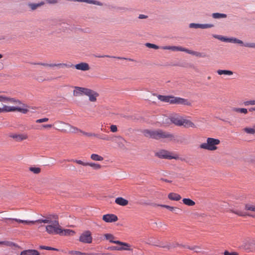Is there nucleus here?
<instances>
[{
	"label": "nucleus",
	"instance_id": "1",
	"mask_svg": "<svg viewBox=\"0 0 255 255\" xmlns=\"http://www.w3.org/2000/svg\"><path fill=\"white\" fill-rule=\"evenodd\" d=\"M0 102L22 105L24 107L22 108L19 107L8 106L5 105H2V107L1 108L0 107V113L17 111L25 114L28 112V110L26 108L27 106L22 104L20 100L13 98L6 97L4 95H0Z\"/></svg>",
	"mask_w": 255,
	"mask_h": 255
},
{
	"label": "nucleus",
	"instance_id": "2",
	"mask_svg": "<svg viewBox=\"0 0 255 255\" xmlns=\"http://www.w3.org/2000/svg\"><path fill=\"white\" fill-rule=\"evenodd\" d=\"M142 133L146 137L157 140L167 139L169 140H172L174 139V135L160 129L156 130L144 129L142 131Z\"/></svg>",
	"mask_w": 255,
	"mask_h": 255
},
{
	"label": "nucleus",
	"instance_id": "3",
	"mask_svg": "<svg viewBox=\"0 0 255 255\" xmlns=\"http://www.w3.org/2000/svg\"><path fill=\"white\" fill-rule=\"evenodd\" d=\"M157 98L160 101L169 103L170 104L183 105L191 106V103L187 99L171 96L158 95Z\"/></svg>",
	"mask_w": 255,
	"mask_h": 255
},
{
	"label": "nucleus",
	"instance_id": "4",
	"mask_svg": "<svg viewBox=\"0 0 255 255\" xmlns=\"http://www.w3.org/2000/svg\"><path fill=\"white\" fill-rule=\"evenodd\" d=\"M51 216L50 223L45 226V230L50 235H59L60 230V225L58 221V217L56 215H49Z\"/></svg>",
	"mask_w": 255,
	"mask_h": 255
},
{
	"label": "nucleus",
	"instance_id": "5",
	"mask_svg": "<svg viewBox=\"0 0 255 255\" xmlns=\"http://www.w3.org/2000/svg\"><path fill=\"white\" fill-rule=\"evenodd\" d=\"M73 94L75 96H78L84 94L88 96L89 100L92 102H96L97 98L99 96V94L96 92L89 89L81 87H76Z\"/></svg>",
	"mask_w": 255,
	"mask_h": 255
},
{
	"label": "nucleus",
	"instance_id": "6",
	"mask_svg": "<svg viewBox=\"0 0 255 255\" xmlns=\"http://www.w3.org/2000/svg\"><path fill=\"white\" fill-rule=\"evenodd\" d=\"M171 122L177 126H182L186 128H195V124L191 121L184 119L179 115L171 116L170 118Z\"/></svg>",
	"mask_w": 255,
	"mask_h": 255
},
{
	"label": "nucleus",
	"instance_id": "7",
	"mask_svg": "<svg viewBox=\"0 0 255 255\" xmlns=\"http://www.w3.org/2000/svg\"><path fill=\"white\" fill-rule=\"evenodd\" d=\"M220 141L218 139L212 137H208L206 142L202 143L199 145L201 149L213 151L217 149V145L219 144Z\"/></svg>",
	"mask_w": 255,
	"mask_h": 255
},
{
	"label": "nucleus",
	"instance_id": "8",
	"mask_svg": "<svg viewBox=\"0 0 255 255\" xmlns=\"http://www.w3.org/2000/svg\"><path fill=\"white\" fill-rule=\"evenodd\" d=\"M51 219V216L44 217L43 219H40L36 221H27L23 220L20 219H17L15 218H6V221L9 220L11 221H15L19 223H22L24 224H34L36 223L41 224V223H50Z\"/></svg>",
	"mask_w": 255,
	"mask_h": 255
},
{
	"label": "nucleus",
	"instance_id": "9",
	"mask_svg": "<svg viewBox=\"0 0 255 255\" xmlns=\"http://www.w3.org/2000/svg\"><path fill=\"white\" fill-rule=\"evenodd\" d=\"M163 50H171L173 51H183L188 54L195 55L197 57H203L202 53L199 52L191 50L185 48H183L181 46H162L161 48Z\"/></svg>",
	"mask_w": 255,
	"mask_h": 255
},
{
	"label": "nucleus",
	"instance_id": "10",
	"mask_svg": "<svg viewBox=\"0 0 255 255\" xmlns=\"http://www.w3.org/2000/svg\"><path fill=\"white\" fill-rule=\"evenodd\" d=\"M80 133H81L83 135L89 138L95 137L99 139L106 141H108L110 140V137L108 136V135L103 133H97L92 132H86L83 130H80Z\"/></svg>",
	"mask_w": 255,
	"mask_h": 255
},
{
	"label": "nucleus",
	"instance_id": "11",
	"mask_svg": "<svg viewBox=\"0 0 255 255\" xmlns=\"http://www.w3.org/2000/svg\"><path fill=\"white\" fill-rule=\"evenodd\" d=\"M155 155L160 158L168 159H177V155H172V153L165 150H161L155 153Z\"/></svg>",
	"mask_w": 255,
	"mask_h": 255
},
{
	"label": "nucleus",
	"instance_id": "12",
	"mask_svg": "<svg viewBox=\"0 0 255 255\" xmlns=\"http://www.w3.org/2000/svg\"><path fill=\"white\" fill-rule=\"evenodd\" d=\"M92 239L91 233L89 231L83 232L79 237V241L85 244H91Z\"/></svg>",
	"mask_w": 255,
	"mask_h": 255
},
{
	"label": "nucleus",
	"instance_id": "13",
	"mask_svg": "<svg viewBox=\"0 0 255 255\" xmlns=\"http://www.w3.org/2000/svg\"><path fill=\"white\" fill-rule=\"evenodd\" d=\"M68 65H70L69 67H65V68H71L75 67L76 69L81 71H88L90 69L89 65L88 63L85 62H81L79 64L73 65L67 64Z\"/></svg>",
	"mask_w": 255,
	"mask_h": 255
},
{
	"label": "nucleus",
	"instance_id": "14",
	"mask_svg": "<svg viewBox=\"0 0 255 255\" xmlns=\"http://www.w3.org/2000/svg\"><path fill=\"white\" fill-rule=\"evenodd\" d=\"M37 65H41L46 67H58L59 68H64L65 67H69L70 65H67V63H39Z\"/></svg>",
	"mask_w": 255,
	"mask_h": 255
},
{
	"label": "nucleus",
	"instance_id": "15",
	"mask_svg": "<svg viewBox=\"0 0 255 255\" xmlns=\"http://www.w3.org/2000/svg\"><path fill=\"white\" fill-rule=\"evenodd\" d=\"M55 123L59 124L65 126L66 127H67L68 132H69L72 133H78V132H80V130H81V129H79L78 128L72 126L69 124L65 123L60 121H57L55 122Z\"/></svg>",
	"mask_w": 255,
	"mask_h": 255
},
{
	"label": "nucleus",
	"instance_id": "16",
	"mask_svg": "<svg viewBox=\"0 0 255 255\" xmlns=\"http://www.w3.org/2000/svg\"><path fill=\"white\" fill-rule=\"evenodd\" d=\"M102 219L106 223L116 222L118 220V217L113 214H108L103 216Z\"/></svg>",
	"mask_w": 255,
	"mask_h": 255
},
{
	"label": "nucleus",
	"instance_id": "17",
	"mask_svg": "<svg viewBox=\"0 0 255 255\" xmlns=\"http://www.w3.org/2000/svg\"><path fill=\"white\" fill-rule=\"evenodd\" d=\"M214 25L212 24H199V23H191L189 24L190 28H201V29H206L211 28L213 27Z\"/></svg>",
	"mask_w": 255,
	"mask_h": 255
},
{
	"label": "nucleus",
	"instance_id": "18",
	"mask_svg": "<svg viewBox=\"0 0 255 255\" xmlns=\"http://www.w3.org/2000/svg\"><path fill=\"white\" fill-rule=\"evenodd\" d=\"M59 232L60 233H59V235L60 236H73L75 234V232L73 230L70 229H62L61 226Z\"/></svg>",
	"mask_w": 255,
	"mask_h": 255
},
{
	"label": "nucleus",
	"instance_id": "19",
	"mask_svg": "<svg viewBox=\"0 0 255 255\" xmlns=\"http://www.w3.org/2000/svg\"><path fill=\"white\" fill-rule=\"evenodd\" d=\"M117 244L122 246V248H120V251H131L132 250V249L130 248L131 245L128 243L119 241V242L117 243Z\"/></svg>",
	"mask_w": 255,
	"mask_h": 255
},
{
	"label": "nucleus",
	"instance_id": "20",
	"mask_svg": "<svg viewBox=\"0 0 255 255\" xmlns=\"http://www.w3.org/2000/svg\"><path fill=\"white\" fill-rule=\"evenodd\" d=\"M115 203L119 205L125 206L128 204V200L120 197L115 199Z\"/></svg>",
	"mask_w": 255,
	"mask_h": 255
},
{
	"label": "nucleus",
	"instance_id": "21",
	"mask_svg": "<svg viewBox=\"0 0 255 255\" xmlns=\"http://www.w3.org/2000/svg\"><path fill=\"white\" fill-rule=\"evenodd\" d=\"M20 255H40V253L36 250H27L21 252Z\"/></svg>",
	"mask_w": 255,
	"mask_h": 255
},
{
	"label": "nucleus",
	"instance_id": "22",
	"mask_svg": "<svg viewBox=\"0 0 255 255\" xmlns=\"http://www.w3.org/2000/svg\"><path fill=\"white\" fill-rule=\"evenodd\" d=\"M45 2L44 1H41L37 3H28V6L31 10H34L38 8L39 7H41V6L44 5Z\"/></svg>",
	"mask_w": 255,
	"mask_h": 255
},
{
	"label": "nucleus",
	"instance_id": "23",
	"mask_svg": "<svg viewBox=\"0 0 255 255\" xmlns=\"http://www.w3.org/2000/svg\"><path fill=\"white\" fill-rule=\"evenodd\" d=\"M14 139H15L17 141H21L27 138L28 136L25 134H13L11 136Z\"/></svg>",
	"mask_w": 255,
	"mask_h": 255
},
{
	"label": "nucleus",
	"instance_id": "24",
	"mask_svg": "<svg viewBox=\"0 0 255 255\" xmlns=\"http://www.w3.org/2000/svg\"><path fill=\"white\" fill-rule=\"evenodd\" d=\"M168 198L170 200L176 201H179L181 199V196L179 194L175 193H169L168 195Z\"/></svg>",
	"mask_w": 255,
	"mask_h": 255
},
{
	"label": "nucleus",
	"instance_id": "25",
	"mask_svg": "<svg viewBox=\"0 0 255 255\" xmlns=\"http://www.w3.org/2000/svg\"><path fill=\"white\" fill-rule=\"evenodd\" d=\"M159 206H161L162 207L166 208V209L169 210L170 211H171L173 212H174L176 214H178V212L179 211H180V209L177 207H172V206H170L166 205H160Z\"/></svg>",
	"mask_w": 255,
	"mask_h": 255
},
{
	"label": "nucleus",
	"instance_id": "26",
	"mask_svg": "<svg viewBox=\"0 0 255 255\" xmlns=\"http://www.w3.org/2000/svg\"><path fill=\"white\" fill-rule=\"evenodd\" d=\"M104 237L107 240H109L111 243L117 244V243L119 242V241L114 240L115 238V237L111 234H106L104 235Z\"/></svg>",
	"mask_w": 255,
	"mask_h": 255
},
{
	"label": "nucleus",
	"instance_id": "27",
	"mask_svg": "<svg viewBox=\"0 0 255 255\" xmlns=\"http://www.w3.org/2000/svg\"><path fill=\"white\" fill-rule=\"evenodd\" d=\"M182 201L183 204L189 206H193L195 205V202L189 198H184Z\"/></svg>",
	"mask_w": 255,
	"mask_h": 255
},
{
	"label": "nucleus",
	"instance_id": "28",
	"mask_svg": "<svg viewBox=\"0 0 255 255\" xmlns=\"http://www.w3.org/2000/svg\"><path fill=\"white\" fill-rule=\"evenodd\" d=\"M217 72L219 75H226L231 76L233 74V72L232 71L227 70H218Z\"/></svg>",
	"mask_w": 255,
	"mask_h": 255
},
{
	"label": "nucleus",
	"instance_id": "29",
	"mask_svg": "<svg viewBox=\"0 0 255 255\" xmlns=\"http://www.w3.org/2000/svg\"><path fill=\"white\" fill-rule=\"evenodd\" d=\"M233 111L240 113H243L244 114H247L248 113V110L245 108H234L233 109Z\"/></svg>",
	"mask_w": 255,
	"mask_h": 255
},
{
	"label": "nucleus",
	"instance_id": "30",
	"mask_svg": "<svg viewBox=\"0 0 255 255\" xmlns=\"http://www.w3.org/2000/svg\"><path fill=\"white\" fill-rule=\"evenodd\" d=\"M91 158L94 161H102L104 159L102 156L97 154H92Z\"/></svg>",
	"mask_w": 255,
	"mask_h": 255
},
{
	"label": "nucleus",
	"instance_id": "31",
	"mask_svg": "<svg viewBox=\"0 0 255 255\" xmlns=\"http://www.w3.org/2000/svg\"><path fill=\"white\" fill-rule=\"evenodd\" d=\"M228 42L238 43L243 45V42L236 38H229Z\"/></svg>",
	"mask_w": 255,
	"mask_h": 255
},
{
	"label": "nucleus",
	"instance_id": "32",
	"mask_svg": "<svg viewBox=\"0 0 255 255\" xmlns=\"http://www.w3.org/2000/svg\"><path fill=\"white\" fill-rule=\"evenodd\" d=\"M212 17L214 18H226L227 17V15L224 13H213L212 14Z\"/></svg>",
	"mask_w": 255,
	"mask_h": 255
},
{
	"label": "nucleus",
	"instance_id": "33",
	"mask_svg": "<svg viewBox=\"0 0 255 255\" xmlns=\"http://www.w3.org/2000/svg\"><path fill=\"white\" fill-rule=\"evenodd\" d=\"M29 170L36 174H39L41 172L40 168L36 167H30Z\"/></svg>",
	"mask_w": 255,
	"mask_h": 255
},
{
	"label": "nucleus",
	"instance_id": "34",
	"mask_svg": "<svg viewBox=\"0 0 255 255\" xmlns=\"http://www.w3.org/2000/svg\"><path fill=\"white\" fill-rule=\"evenodd\" d=\"M69 254L72 255H88V254L85 253H82L79 251H70L69 252Z\"/></svg>",
	"mask_w": 255,
	"mask_h": 255
},
{
	"label": "nucleus",
	"instance_id": "35",
	"mask_svg": "<svg viewBox=\"0 0 255 255\" xmlns=\"http://www.w3.org/2000/svg\"><path fill=\"white\" fill-rule=\"evenodd\" d=\"M88 166H90L95 169H99L101 168V165L100 164L95 163L88 162Z\"/></svg>",
	"mask_w": 255,
	"mask_h": 255
},
{
	"label": "nucleus",
	"instance_id": "36",
	"mask_svg": "<svg viewBox=\"0 0 255 255\" xmlns=\"http://www.w3.org/2000/svg\"><path fill=\"white\" fill-rule=\"evenodd\" d=\"M214 37L218 39H219V40L222 41L228 42L229 38H226L224 36L218 35H214Z\"/></svg>",
	"mask_w": 255,
	"mask_h": 255
},
{
	"label": "nucleus",
	"instance_id": "37",
	"mask_svg": "<svg viewBox=\"0 0 255 255\" xmlns=\"http://www.w3.org/2000/svg\"><path fill=\"white\" fill-rule=\"evenodd\" d=\"M60 125L61 126H59V128H57V129L62 132H68L67 127L63 125Z\"/></svg>",
	"mask_w": 255,
	"mask_h": 255
},
{
	"label": "nucleus",
	"instance_id": "38",
	"mask_svg": "<svg viewBox=\"0 0 255 255\" xmlns=\"http://www.w3.org/2000/svg\"><path fill=\"white\" fill-rule=\"evenodd\" d=\"M145 46L148 48H153L155 49H158L159 48L158 46H157L155 44H154L150 43H146L145 44Z\"/></svg>",
	"mask_w": 255,
	"mask_h": 255
},
{
	"label": "nucleus",
	"instance_id": "39",
	"mask_svg": "<svg viewBox=\"0 0 255 255\" xmlns=\"http://www.w3.org/2000/svg\"><path fill=\"white\" fill-rule=\"evenodd\" d=\"M244 131L247 133L254 134L255 133V129L251 128H244Z\"/></svg>",
	"mask_w": 255,
	"mask_h": 255
},
{
	"label": "nucleus",
	"instance_id": "40",
	"mask_svg": "<svg viewBox=\"0 0 255 255\" xmlns=\"http://www.w3.org/2000/svg\"><path fill=\"white\" fill-rule=\"evenodd\" d=\"M39 248L42 250H49V251H58V249H57L52 248L50 247L44 246H40Z\"/></svg>",
	"mask_w": 255,
	"mask_h": 255
},
{
	"label": "nucleus",
	"instance_id": "41",
	"mask_svg": "<svg viewBox=\"0 0 255 255\" xmlns=\"http://www.w3.org/2000/svg\"><path fill=\"white\" fill-rule=\"evenodd\" d=\"M232 212L239 216L244 217L247 215L245 212L239 210L232 211Z\"/></svg>",
	"mask_w": 255,
	"mask_h": 255
},
{
	"label": "nucleus",
	"instance_id": "42",
	"mask_svg": "<svg viewBox=\"0 0 255 255\" xmlns=\"http://www.w3.org/2000/svg\"><path fill=\"white\" fill-rule=\"evenodd\" d=\"M244 104L246 106H248L250 105H255V100L245 101L244 102Z\"/></svg>",
	"mask_w": 255,
	"mask_h": 255
},
{
	"label": "nucleus",
	"instance_id": "43",
	"mask_svg": "<svg viewBox=\"0 0 255 255\" xmlns=\"http://www.w3.org/2000/svg\"><path fill=\"white\" fill-rule=\"evenodd\" d=\"M245 208L247 210L252 211L255 212V205H246Z\"/></svg>",
	"mask_w": 255,
	"mask_h": 255
},
{
	"label": "nucleus",
	"instance_id": "44",
	"mask_svg": "<svg viewBox=\"0 0 255 255\" xmlns=\"http://www.w3.org/2000/svg\"><path fill=\"white\" fill-rule=\"evenodd\" d=\"M243 45L246 47L255 48V43H243Z\"/></svg>",
	"mask_w": 255,
	"mask_h": 255
},
{
	"label": "nucleus",
	"instance_id": "45",
	"mask_svg": "<svg viewBox=\"0 0 255 255\" xmlns=\"http://www.w3.org/2000/svg\"><path fill=\"white\" fill-rule=\"evenodd\" d=\"M97 57H99V58L111 57V58H117V59H127L125 58H122V57H116V56H110L109 55H102V56H98Z\"/></svg>",
	"mask_w": 255,
	"mask_h": 255
},
{
	"label": "nucleus",
	"instance_id": "46",
	"mask_svg": "<svg viewBox=\"0 0 255 255\" xmlns=\"http://www.w3.org/2000/svg\"><path fill=\"white\" fill-rule=\"evenodd\" d=\"M73 161L77 163L78 164H80L83 166H88V162H84L83 161L80 160H73Z\"/></svg>",
	"mask_w": 255,
	"mask_h": 255
},
{
	"label": "nucleus",
	"instance_id": "47",
	"mask_svg": "<svg viewBox=\"0 0 255 255\" xmlns=\"http://www.w3.org/2000/svg\"><path fill=\"white\" fill-rule=\"evenodd\" d=\"M47 121H48V119L47 118H42V119H38V120H36L35 122L36 123H42L47 122Z\"/></svg>",
	"mask_w": 255,
	"mask_h": 255
},
{
	"label": "nucleus",
	"instance_id": "48",
	"mask_svg": "<svg viewBox=\"0 0 255 255\" xmlns=\"http://www.w3.org/2000/svg\"><path fill=\"white\" fill-rule=\"evenodd\" d=\"M12 243L8 241H0V245H3L6 246H11Z\"/></svg>",
	"mask_w": 255,
	"mask_h": 255
},
{
	"label": "nucleus",
	"instance_id": "49",
	"mask_svg": "<svg viewBox=\"0 0 255 255\" xmlns=\"http://www.w3.org/2000/svg\"><path fill=\"white\" fill-rule=\"evenodd\" d=\"M110 130L113 132H116L118 131L117 126L113 125L110 126Z\"/></svg>",
	"mask_w": 255,
	"mask_h": 255
},
{
	"label": "nucleus",
	"instance_id": "50",
	"mask_svg": "<svg viewBox=\"0 0 255 255\" xmlns=\"http://www.w3.org/2000/svg\"><path fill=\"white\" fill-rule=\"evenodd\" d=\"M224 255H238V254L235 252L230 253L227 251H226L224 253Z\"/></svg>",
	"mask_w": 255,
	"mask_h": 255
},
{
	"label": "nucleus",
	"instance_id": "51",
	"mask_svg": "<svg viewBox=\"0 0 255 255\" xmlns=\"http://www.w3.org/2000/svg\"><path fill=\"white\" fill-rule=\"evenodd\" d=\"M190 249L195 251L196 252H199L201 249L200 247L198 246H194L192 248H189Z\"/></svg>",
	"mask_w": 255,
	"mask_h": 255
},
{
	"label": "nucleus",
	"instance_id": "52",
	"mask_svg": "<svg viewBox=\"0 0 255 255\" xmlns=\"http://www.w3.org/2000/svg\"><path fill=\"white\" fill-rule=\"evenodd\" d=\"M58 0H46V2L50 4H54L57 2Z\"/></svg>",
	"mask_w": 255,
	"mask_h": 255
},
{
	"label": "nucleus",
	"instance_id": "53",
	"mask_svg": "<svg viewBox=\"0 0 255 255\" xmlns=\"http://www.w3.org/2000/svg\"><path fill=\"white\" fill-rule=\"evenodd\" d=\"M110 249L112 251H120V248L118 246H112L110 248Z\"/></svg>",
	"mask_w": 255,
	"mask_h": 255
},
{
	"label": "nucleus",
	"instance_id": "54",
	"mask_svg": "<svg viewBox=\"0 0 255 255\" xmlns=\"http://www.w3.org/2000/svg\"><path fill=\"white\" fill-rule=\"evenodd\" d=\"M53 125L51 124H47V125H42V127L43 128H50L52 127Z\"/></svg>",
	"mask_w": 255,
	"mask_h": 255
},
{
	"label": "nucleus",
	"instance_id": "55",
	"mask_svg": "<svg viewBox=\"0 0 255 255\" xmlns=\"http://www.w3.org/2000/svg\"><path fill=\"white\" fill-rule=\"evenodd\" d=\"M147 17V16L144 15V14H139L138 18L139 19H144L146 18Z\"/></svg>",
	"mask_w": 255,
	"mask_h": 255
},
{
	"label": "nucleus",
	"instance_id": "56",
	"mask_svg": "<svg viewBox=\"0 0 255 255\" xmlns=\"http://www.w3.org/2000/svg\"><path fill=\"white\" fill-rule=\"evenodd\" d=\"M161 180H162V181H163L164 182H167V183H171V182H172V181H171V180H169L168 179H163V178H161Z\"/></svg>",
	"mask_w": 255,
	"mask_h": 255
},
{
	"label": "nucleus",
	"instance_id": "57",
	"mask_svg": "<svg viewBox=\"0 0 255 255\" xmlns=\"http://www.w3.org/2000/svg\"><path fill=\"white\" fill-rule=\"evenodd\" d=\"M125 141V140H124V139L123 138H122V137H119V141H120L121 143H123V141Z\"/></svg>",
	"mask_w": 255,
	"mask_h": 255
},
{
	"label": "nucleus",
	"instance_id": "58",
	"mask_svg": "<svg viewBox=\"0 0 255 255\" xmlns=\"http://www.w3.org/2000/svg\"><path fill=\"white\" fill-rule=\"evenodd\" d=\"M249 111L250 112H253V111H255V107H253V108H251L249 109Z\"/></svg>",
	"mask_w": 255,
	"mask_h": 255
},
{
	"label": "nucleus",
	"instance_id": "59",
	"mask_svg": "<svg viewBox=\"0 0 255 255\" xmlns=\"http://www.w3.org/2000/svg\"><path fill=\"white\" fill-rule=\"evenodd\" d=\"M2 57V55L0 54V59Z\"/></svg>",
	"mask_w": 255,
	"mask_h": 255
},
{
	"label": "nucleus",
	"instance_id": "60",
	"mask_svg": "<svg viewBox=\"0 0 255 255\" xmlns=\"http://www.w3.org/2000/svg\"><path fill=\"white\" fill-rule=\"evenodd\" d=\"M43 225H40L39 226L38 228H40L41 227H43Z\"/></svg>",
	"mask_w": 255,
	"mask_h": 255
},
{
	"label": "nucleus",
	"instance_id": "61",
	"mask_svg": "<svg viewBox=\"0 0 255 255\" xmlns=\"http://www.w3.org/2000/svg\"><path fill=\"white\" fill-rule=\"evenodd\" d=\"M128 60H129V61H133V60H132V59H128Z\"/></svg>",
	"mask_w": 255,
	"mask_h": 255
}]
</instances>
